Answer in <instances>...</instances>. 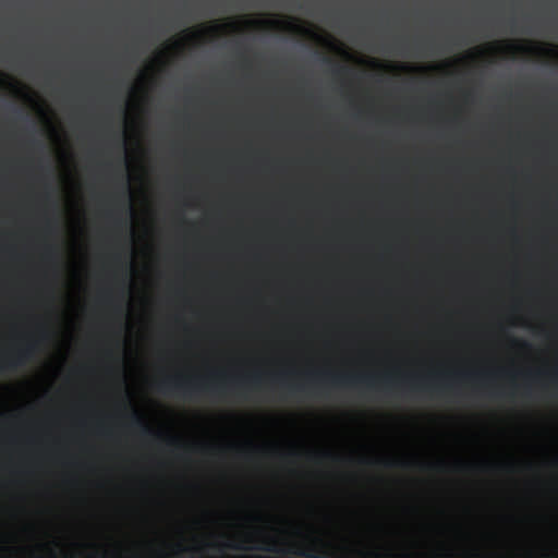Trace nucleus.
I'll return each instance as SVG.
<instances>
[{"instance_id": "obj_14", "label": "nucleus", "mask_w": 558, "mask_h": 558, "mask_svg": "<svg viewBox=\"0 0 558 558\" xmlns=\"http://www.w3.org/2000/svg\"><path fill=\"white\" fill-rule=\"evenodd\" d=\"M47 252L50 253V254H54L56 255V248L54 246H48L47 247Z\"/></svg>"}, {"instance_id": "obj_18", "label": "nucleus", "mask_w": 558, "mask_h": 558, "mask_svg": "<svg viewBox=\"0 0 558 558\" xmlns=\"http://www.w3.org/2000/svg\"><path fill=\"white\" fill-rule=\"evenodd\" d=\"M324 457L330 458V457H331V454H330V452H325V453H324Z\"/></svg>"}, {"instance_id": "obj_7", "label": "nucleus", "mask_w": 558, "mask_h": 558, "mask_svg": "<svg viewBox=\"0 0 558 558\" xmlns=\"http://www.w3.org/2000/svg\"><path fill=\"white\" fill-rule=\"evenodd\" d=\"M411 389L413 390H436L434 385L427 383H413L411 384Z\"/></svg>"}, {"instance_id": "obj_3", "label": "nucleus", "mask_w": 558, "mask_h": 558, "mask_svg": "<svg viewBox=\"0 0 558 558\" xmlns=\"http://www.w3.org/2000/svg\"><path fill=\"white\" fill-rule=\"evenodd\" d=\"M326 545L322 543L319 539H315L312 542V546L307 548H300L293 550L295 555L303 558H354L349 556V554H342L341 556H336V554L326 550Z\"/></svg>"}, {"instance_id": "obj_8", "label": "nucleus", "mask_w": 558, "mask_h": 558, "mask_svg": "<svg viewBox=\"0 0 558 558\" xmlns=\"http://www.w3.org/2000/svg\"><path fill=\"white\" fill-rule=\"evenodd\" d=\"M260 374H254L251 376L248 383L251 385L252 388H259V384H260Z\"/></svg>"}, {"instance_id": "obj_1", "label": "nucleus", "mask_w": 558, "mask_h": 558, "mask_svg": "<svg viewBox=\"0 0 558 558\" xmlns=\"http://www.w3.org/2000/svg\"><path fill=\"white\" fill-rule=\"evenodd\" d=\"M159 390L175 395L192 396L194 393L225 395L227 389L222 384H206L183 377L167 378L159 384Z\"/></svg>"}, {"instance_id": "obj_11", "label": "nucleus", "mask_w": 558, "mask_h": 558, "mask_svg": "<svg viewBox=\"0 0 558 558\" xmlns=\"http://www.w3.org/2000/svg\"><path fill=\"white\" fill-rule=\"evenodd\" d=\"M225 547L232 548V549H246L245 547H243L241 545H235V543H227L225 545Z\"/></svg>"}, {"instance_id": "obj_5", "label": "nucleus", "mask_w": 558, "mask_h": 558, "mask_svg": "<svg viewBox=\"0 0 558 558\" xmlns=\"http://www.w3.org/2000/svg\"><path fill=\"white\" fill-rule=\"evenodd\" d=\"M131 424L135 426V428H138L144 437H148V435H155L154 429H151L150 426L146 424L144 417L136 410L132 411Z\"/></svg>"}, {"instance_id": "obj_9", "label": "nucleus", "mask_w": 558, "mask_h": 558, "mask_svg": "<svg viewBox=\"0 0 558 558\" xmlns=\"http://www.w3.org/2000/svg\"><path fill=\"white\" fill-rule=\"evenodd\" d=\"M333 73L336 75H344V74H349L350 73V70L348 66H344V65H336L333 68Z\"/></svg>"}, {"instance_id": "obj_6", "label": "nucleus", "mask_w": 558, "mask_h": 558, "mask_svg": "<svg viewBox=\"0 0 558 558\" xmlns=\"http://www.w3.org/2000/svg\"><path fill=\"white\" fill-rule=\"evenodd\" d=\"M259 550L270 551V553H281L282 550L278 547V539L276 538H265V546L257 547Z\"/></svg>"}, {"instance_id": "obj_4", "label": "nucleus", "mask_w": 558, "mask_h": 558, "mask_svg": "<svg viewBox=\"0 0 558 558\" xmlns=\"http://www.w3.org/2000/svg\"><path fill=\"white\" fill-rule=\"evenodd\" d=\"M34 351L33 344H27L26 348L21 349L14 357L0 361V373L5 369H14L17 365L24 363L27 359H29L31 353Z\"/></svg>"}, {"instance_id": "obj_10", "label": "nucleus", "mask_w": 558, "mask_h": 558, "mask_svg": "<svg viewBox=\"0 0 558 558\" xmlns=\"http://www.w3.org/2000/svg\"><path fill=\"white\" fill-rule=\"evenodd\" d=\"M289 390L291 392H299L305 390V385L298 384V385H289Z\"/></svg>"}, {"instance_id": "obj_2", "label": "nucleus", "mask_w": 558, "mask_h": 558, "mask_svg": "<svg viewBox=\"0 0 558 558\" xmlns=\"http://www.w3.org/2000/svg\"><path fill=\"white\" fill-rule=\"evenodd\" d=\"M324 378H328L332 385L337 386L364 384L369 389L376 388V378L374 375L324 374Z\"/></svg>"}, {"instance_id": "obj_12", "label": "nucleus", "mask_w": 558, "mask_h": 558, "mask_svg": "<svg viewBox=\"0 0 558 558\" xmlns=\"http://www.w3.org/2000/svg\"><path fill=\"white\" fill-rule=\"evenodd\" d=\"M511 341L514 343V344H519L521 348H529V343L525 342V341H519L517 339H511Z\"/></svg>"}, {"instance_id": "obj_19", "label": "nucleus", "mask_w": 558, "mask_h": 558, "mask_svg": "<svg viewBox=\"0 0 558 558\" xmlns=\"http://www.w3.org/2000/svg\"><path fill=\"white\" fill-rule=\"evenodd\" d=\"M169 442H170V444H177V440H174V439H170V441H169Z\"/></svg>"}, {"instance_id": "obj_13", "label": "nucleus", "mask_w": 558, "mask_h": 558, "mask_svg": "<svg viewBox=\"0 0 558 558\" xmlns=\"http://www.w3.org/2000/svg\"><path fill=\"white\" fill-rule=\"evenodd\" d=\"M128 192H129L128 183H124V201H125V204L128 203Z\"/></svg>"}, {"instance_id": "obj_17", "label": "nucleus", "mask_w": 558, "mask_h": 558, "mask_svg": "<svg viewBox=\"0 0 558 558\" xmlns=\"http://www.w3.org/2000/svg\"><path fill=\"white\" fill-rule=\"evenodd\" d=\"M323 61H324V62H327V63H331L330 59H327V57H324V58H323Z\"/></svg>"}, {"instance_id": "obj_16", "label": "nucleus", "mask_w": 558, "mask_h": 558, "mask_svg": "<svg viewBox=\"0 0 558 558\" xmlns=\"http://www.w3.org/2000/svg\"><path fill=\"white\" fill-rule=\"evenodd\" d=\"M385 462H386V464H388V465H392V464L398 463L399 461H396V460H388V461H385Z\"/></svg>"}, {"instance_id": "obj_15", "label": "nucleus", "mask_w": 558, "mask_h": 558, "mask_svg": "<svg viewBox=\"0 0 558 558\" xmlns=\"http://www.w3.org/2000/svg\"><path fill=\"white\" fill-rule=\"evenodd\" d=\"M384 381L386 385L392 384V379H391V377H388V375L384 378Z\"/></svg>"}]
</instances>
